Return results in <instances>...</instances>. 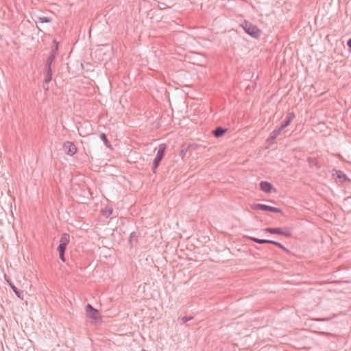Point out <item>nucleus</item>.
Returning a JSON list of instances; mask_svg holds the SVG:
<instances>
[{"mask_svg":"<svg viewBox=\"0 0 351 351\" xmlns=\"http://www.w3.org/2000/svg\"><path fill=\"white\" fill-rule=\"evenodd\" d=\"M242 27L244 31L251 36L252 38H258L261 36V30L258 28L257 26L252 24L250 22L245 21L242 24Z\"/></svg>","mask_w":351,"mask_h":351,"instance_id":"nucleus-1","label":"nucleus"},{"mask_svg":"<svg viewBox=\"0 0 351 351\" xmlns=\"http://www.w3.org/2000/svg\"><path fill=\"white\" fill-rule=\"evenodd\" d=\"M264 232L273 234L283 235L286 237H290L291 236V229L290 228H266Z\"/></svg>","mask_w":351,"mask_h":351,"instance_id":"nucleus-2","label":"nucleus"},{"mask_svg":"<svg viewBox=\"0 0 351 351\" xmlns=\"http://www.w3.org/2000/svg\"><path fill=\"white\" fill-rule=\"evenodd\" d=\"M165 149H166L165 144L162 143L159 145L158 152H157V154L154 159V162H153V166H152V170L154 172L158 168L160 162H161V160L165 155Z\"/></svg>","mask_w":351,"mask_h":351,"instance_id":"nucleus-3","label":"nucleus"},{"mask_svg":"<svg viewBox=\"0 0 351 351\" xmlns=\"http://www.w3.org/2000/svg\"><path fill=\"white\" fill-rule=\"evenodd\" d=\"M86 315L90 319L96 321L99 319V311L94 308L91 304H88L86 306Z\"/></svg>","mask_w":351,"mask_h":351,"instance_id":"nucleus-4","label":"nucleus"},{"mask_svg":"<svg viewBox=\"0 0 351 351\" xmlns=\"http://www.w3.org/2000/svg\"><path fill=\"white\" fill-rule=\"evenodd\" d=\"M63 148L66 154L73 156L77 151L75 145L70 141H66L64 143Z\"/></svg>","mask_w":351,"mask_h":351,"instance_id":"nucleus-5","label":"nucleus"},{"mask_svg":"<svg viewBox=\"0 0 351 351\" xmlns=\"http://www.w3.org/2000/svg\"><path fill=\"white\" fill-rule=\"evenodd\" d=\"M332 172V177L336 180L337 182L343 183L348 180L346 175L341 171L333 169Z\"/></svg>","mask_w":351,"mask_h":351,"instance_id":"nucleus-6","label":"nucleus"},{"mask_svg":"<svg viewBox=\"0 0 351 351\" xmlns=\"http://www.w3.org/2000/svg\"><path fill=\"white\" fill-rule=\"evenodd\" d=\"M295 117V115L293 112H289L285 119L281 123V125L280 126L281 129L284 130L285 128L289 126Z\"/></svg>","mask_w":351,"mask_h":351,"instance_id":"nucleus-7","label":"nucleus"},{"mask_svg":"<svg viewBox=\"0 0 351 351\" xmlns=\"http://www.w3.org/2000/svg\"><path fill=\"white\" fill-rule=\"evenodd\" d=\"M345 49V45L343 42L341 40H337L335 43V48L334 49V51L337 55L342 56L343 51Z\"/></svg>","mask_w":351,"mask_h":351,"instance_id":"nucleus-8","label":"nucleus"},{"mask_svg":"<svg viewBox=\"0 0 351 351\" xmlns=\"http://www.w3.org/2000/svg\"><path fill=\"white\" fill-rule=\"evenodd\" d=\"M260 188L263 191L267 193H270L271 192L272 185L269 182L261 181L260 183Z\"/></svg>","mask_w":351,"mask_h":351,"instance_id":"nucleus-9","label":"nucleus"},{"mask_svg":"<svg viewBox=\"0 0 351 351\" xmlns=\"http://www.w3.org/2000/svg\"><path fill=\"white\" fill-rule=\"evenodd\" d=\"M283 130L281 129L280 127L276 128L270 134V136L268 138L267 141L269 143H273L276 140V138L280 134L281 132Z\"/></svg>","mask_w":351,"mask_h":351,"instance_id":"nucleus-10","label":"nucleus"},{"mask_svg":"<svg viewBox=\"0 0 351 351\" xmlns=\"http://www.w3.org/2000/svg\"><path fill=\"white\" fill-rule=\"evenodd\" d=\"M273 206H267L262 204H256L252 206L253 210H261L264 211H271Z\"/></svg>","mask_w":351,"mask_h":351,"instance_id":"nucleus-11","label":"nucleus"},{"mask_svg":"<svg viewBox=\"0 0 351 351\" xmlns=\"http://www.w3.org/2000/svg\"><path fill=\"white\" fill-rule=\"evenodd\" d=\"M227 131V129L226 128H223L222 127H217L213 131V135L217 137V138H219L221 136H222L225 132Z\"/></svg>","mask_w":351,"mask_h":351,"instance_id":"nucleus-12","label":"nucleus"},{"mask_svg":"<svg viewBox=\"0 0 351 351\" xmlns=\"http://www.w3.org/2000/svg\"><path fill=\"white\" fill-rule=\"evenodd\" d=\"M56 57L53 55H49L46 60L45 69H52V66L54 62Z\"/></svg>","mask_w":351,"mask_h":351,"instance_id":"nucleus-13","label":"nucleus"},{"mask_svg":"<svg viewBox=\"0 0 351 351\" xmlns=\"http://www.w3.org/2000/svg\"><path fill=\"white\" fill-rule=\"evenodd\" d=\"M250 239L256 243H258V244L271 243V242H272V241H273V240H269V239H258V238L252 237H250Z\"/></svg>","mask_w":351,"mask_h":351,"instance_id":"nucleus-14","label":"nucleus"},{"mask_svg":"<svg viewBox=\"0 0 351 351\" xmlns=\"http://www.w3.org/2000/svg\"><path fill=\"white\" fill-rule=\"evenodd\" d=\"M70 241V236L67 233H64L62 234L60 243L64 244L67 245L69 243Z\"/></svg>","mask_w":351,"mask_h":351,"instance_id":"nucleus-15","label":"nucleus"},{"mask_svg":"<svg viewBox=\"0 0 351 351\" xmlns=\"http://www.w3.org/2000/svg\"><path fill=\"white\" fill-rule=\"evenodd\" d=\"M10 286L11 289L13 290V291L15 293L16 295L21 299H23V292L21 291H19L13 283L10 282Z\"/></svg>","mask_w":351,"mask_h":351,"instance_id":"nucleus-16","label":"nucleus"},{"mask_svg":"<svg viewBox=\"0 0 351 351\" xmlns=\"http://www.w3.org/2000/svg\"><path fill=\"white\" fill-rule=\"evenodd\" d=\"M46 71V76L45 79V83L48 84L52 80L53 71L52 69H45Z\"/></svg>","mask_w":351,"mask_h":351,"instance_id":"nucleus-17","label":"nucleus"},{"mask_svg":"<svg viewBox=\"0 0 351 351\" xmlns=\"http://www.w3.org/2000/svg\"><path fill=\"white\" fill-rule=\"evenodd\" d=\"M100 138L104 143V144L106 145V147H110V143L109 141L108 140L106 135L104 133H101L100 134Z\"/></svg>","mask_w":351,"mask_h":351,"instance_id":"nucleus-18","label":"nucleus"},{"mask_svg":"<svg viewBox=\"0 0 351 351\" xmlns=\"http://www.w3.org/2000/svg\"><path fill=\"white\" fill-rule=\"evenodd\" d=\"M53 43L55 44V45L54 47L51 49L50 55H53L54 57H56L57 54V51L58 49V44L56 40H53Z\"/></svg>","mask_w":351,"mask_h":351,"instance_id":"nucleus-19","label":"nucleus"},{"mask_svg":"<svg viewBox=\"0 0 351 351\" xmlns=\"http://www.w3.org/2000/svg\"><path fill=\"white\" fill-rule=\"evenodd\" d=\"M113 213V209L111 207H106V208L104 210V215L108 217L110 215H111Z\"/></svg>","mask_w":351,"mask_h":351,"instance_id":"nucleus-20","label":"nucleus"},{"mask_svg":"<svg viewBox=\"0 0 351 351\" xmlns=\"http://www.w3.org/2000/svg\"><path fill=\"white\" fill-rule=\"evenodd\" d=\"M38 21L40 23H50L51 21V19L47 16H41L38 18Z\"/></svg>","mask_w":351,"mask_h":351,"instance_id":"nucleus-21","label":"nucleus"},{"mask_svg":"<svg viewBox=\"0 0 351 351\" xmlns=\"http://www.w3.org/2000/svg\"><path fill=\"white\" fill-rule=\"evenodd\" d=\"M271 244L276 245L277 247H278L279 248L283 250L285 252H289V250L283 245H282L279 242H277V241H272V242H271Z\"/></svg>","mask_w":351,"mask_h":351,"instance_id":"nucleus-22","label":"nucleus"},{"mask_svg":"<svg viewBox=\"0 0 351 351\" xmlns=\"http://www.w3.org/2000/svg\"><path fill=\"white\" fill-rule=\"evenodd\" d=\"M193 319V317H191V316H184L182 318H180V320L182 322V324H185L186 322L191 320Z\"/></svg>","mask_w":351,"mask_h":351,"instance_id":"nucleus-23","label":"nucleus"},{"mask_svg":"<svg viewBox=\"0 0 351 351\" xmlns=\"http://www.w3.org/2000/svg\"><path fill=\"white\" fill-rule=\"evenodd\" d=\"M66 246L67 245H66L64 244L60 243L58 247V252H65V250H66Z\"/></svg>","mask_w":351,"mask_h":351,"instance_id":"nucleus-24","label":"nucleus"},{"mask_svg":"<svg viewBox=\"0 0 351 351\" xmlns=\"http://www.w3.org/2000/svg\"><path fill=\"white\" fill-rule=\"evenodd\" d=\"M136 233L135 232H132L129 238V242L132 243L133 239H136Z\"/></svg>","mask_w":351,"mask_h":351,"instance_id":"nucleus-25","label":"nucleus"},{"mask_svg":"<svg viewBox=\"0 0 351 351\" xmlns=\"http://www.w3.org/2000/svg\"><path fill=\"white\" fill-rule=\"evenodd\" d=\"M59 252L60 259L62 262H65L64 252Z\"/></svg>","mask_w":351,"mask_h":351,"instance_id":"nucleus-26","label":"nucleus"},{"mask_svg":"<svg viewBox=\"0 0 351 351\" xmlns=\"http://www.w3.org/2000/svg\"><path fill=\"white\" fill-rule=\"evenodd\" d=\"M271 212L276 213H281L282 210L278 208H276V207H273Z\"/></svg>","mask_w":351,"mask_h":351,"instance_id":"nucleus-27","label":"nucleus"},{"mask_svg":"<svg viewBox=\"0 0 351 351\" xmlns=\"http://www.w3.org/2000/svg\"><path fill=\"white\" fill-rule=\"evenodd\" d=\"M347 45L349 47L350 51H351V38H350L347 42Z\"/></svg>","mask_w":351,"mask_h":351,"instance_id":"nucleus-28","label":"nucleus"},{"mask_svg":"<svg viewBox=\"0 0 351 351\" xmlns=\"http://www.w3.org/2000/svg\"><path fill=\"white\" fill-rule=\"evenodd\" d=\"M324 125V124L322 123H319L317 125V126L316 127V128L318 130V129H321V128Z\"/></svg>","mask_w":351,"mask_h":351,"instance_id":"nucleus-29","label":"nucleus"},{"mask_svg":"<svg viewBox=\"0 0 351 351\" xmlns=\"http://www.w3.org/2000/svg\"><path fill=\"white\" fill-rule=\"evenodd\" d=\"M311 160H309V163H311V165H313V163H314V165H316V162H315V160H313V162H311Z\"/></svg>","mask_w":351,"mask_h":351,"instance_id":"nucleus-30","label":"nucleus"},{"mask_svg":"<svg viewBox=\"0 0 351 351\" xmlns=\"http://www.w3.org/2000/svg\"><path fill=\"white\" fill-rule=\"evenodd\" d=\"M311 160H309V163H311V165H313V163H314V165H316V162H315V160H313V162H311Z\"/></svg>","mask_w":351,"mask_h":351,"instance_id":"nucleus-31","label":"nucleus"},{"mask_svg":"<svg viewBox=\"0 0 351 351\" xmlns=\"http://www.w3.org/2000/svg\"><path fill=\"white\" fill-rule=\"evenodd\" d=\"M311 160H309V163H311V165H313V163H314V165H316V162H315V160H313V162H311Z\"/></svg>","mask_w":351,"mask_h":351,"instance_id":"nucleus-32","label":"nucleus"},{"mask_svg":"<svg viewBox=\"0 0 351 351\" xmlns=\"http://www.w3.org/2000/svg\"><path fill=\"white\" fill-rule=\"evenodd\" d=\"M311 160H309V163H311V165H313V163H314V165H316V162H315V160H313V162H311Z\"/></svg>","mask_w":351,"mask_h":351,"instance_id":"nucleus-33","label":"nucleus"}]
</instances>
